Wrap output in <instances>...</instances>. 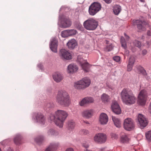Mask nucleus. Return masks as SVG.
<instances>
[{
	"instance_id": "obj_61",
	"label": "nucleus",
	"mask_w": 151,
	"mask_h": 151,
	"mask_svg": "<svg viewBox=\"0 0 151 151\" xmlns=\"http://www.w3.org/2000/svg\"><path fill=\"white\" fill-rule=\"evenodd\" d=\"M74 48H73V47L72 48V49H73Z\"/></svg>"
},
{
	"instance_id": "obj_24",
	"label": "nucleus",
	"mask_w": 151,
	"mask_h": 151,
	"mask_svg": "<svg viewBox=\"0 0 151 151\" xmlns=\"http://www.w3.org/2000/svg\"><path fill=\"white\" fill-rule=\"evenodd\" d=\"M101 99L102 102L105 104H107L110 101V98L109 96L106 93H103L102 95Z\"/></svg>"
},
{
	"instance_id": "obj_23",
	"label": "nucleus",
	"mask_w": 151,
	"mask_h": 151,
	"mask_svg": "<svg viewBox=\"0 0 151 151\" xmlns=\"http://www.w3.org/2000/svg\"><path fill=\"white\" fill-rule=\"evenodd\" d=\"M50 47H57L58 46V40L55 37L52 38L50 43Z\"/></svg>"
},
{
	"instance_id": "obj_5",
	"label": "nucleus",
	"mask_w": 151,
	"mask_h": 151,
	"mask_svg": "<svg viewBox=\"0 0 151 151\" xmlns=\"http://www.w3.org/2000/svg\"><path fill=\"white\" fill-rule=\"evenodd\" d=\"M123 125L124 129L129 131L133 129L135 127L134 123L133 120L129 118H126L124 120Z\"/></svg>"
},
{
	"instance_id": "obj_18",
	"label": "nucleus",
	"mask_w": 151,
	"mask_h": 151,
	"mask_svg": "<svg viewBox=\"0 0 151 151\" xmlns=\"http://www.w3.org/2000/svg\"><path fill=\"white\" fill-rule=\"evenodd\" d=\"M35 117L37 122L42 124H44L45 122V118L44 116L42 113L36 114Z\"/></svg>"
},
{
	"instance_id": "obj_11",
	"label": "nucleus",
	"mask_w": 151,
	"mask_h": 151,
	"mask_svg": "<svg viewBox=\"0 0 151 151\" xmlns=\"http://www.w3.org/2000/svg\"><path fill=\"white\" fill-rule=\"evenodd\" d=\"M134 24H136L137 25V28L141 31H145L146 28L148 27L147 22L144 21H142L139 20L134 21Z\"/></svg>"
},
{
	"instance_id": "obj_56",
	"label": "nucleus",
	"mask_w": 151,
	"mask_h": 151,
	"mask_svg": "<svg viewBox=\"0 0 151 151\" xmlns=\"http://www.w3.org/2000/svg\"><path fill=\"white\" fill-rule=\"evenodd\" d=\"M6 151H13V150L10 148H9L7 149Z\"/></svg>"
},
{
	"instance_id": "obj_36",
	"label": "nucleus",
	"mask_w": 151,
	"mask_h": 151,
	"mask_svg": "<svg viewBox=\"0 0 151 151\" xmlns=\"http://www.w3.org/2000/svg\"><path fill=\"white\" fill-rule=\"evenodd\" d=\"M54 104L52 103H48L46 104L45 105V108L46 110L52 108L54 106Z\"/></svg>"
},
{
	"instance_id": "obj_15",
	"label": "nucleus",
	"mask_w": 151,
	"mask_h": 151,
	"mask_svg": "<svg viewBox=\"0 0 151 151\" xmlns=\"http://www.w3.org/2000/svg\"><path fill=\"white\" fill-rule=\"evenodd\" d=\"M94 102L93 99L91 97H87L84 98L79 103V104L81 106L85 105H88L93 103Z\"/></svg>"
},
{
	"instance_id": "obj_41",
	"label": "nucleus",
	"mask_w": 151,
	"mask_h": 151,
	"mask_svg": "<svg viewBox=\"0 0 151 151\" xmlns=\"http://www.w3.org/2000/svg\"><path fill=\"white\" fill-rule=\"evenodd\" d=\"M121 42L122 47H125L126 46V42L124 37H122L121 38Z\"/></svg>"
},
{
	"instance_id": "obj_34",
	"label": "nucleus",
	"mask_w": 151,
	"mask_h": 151,
	"mask_svg": "<svg viewBox=\"0 0 151 151\" xmlns=\"http://www.w3.org/2000/svg\"><path fill=\"white\" fill-rule=\"evenodd\" d=\"M75 126V122L73 121H69L68 123L67 128L70 130L73 129Z\"/></svg>"
},
{
	"instance_id": "obj_30",
	"label": "nucleus",
	"mask_w": 151,
	"mask_h": 151,
	"mask_svg": "<svg viewBox=\"0 0 151 151\" xmlns=\"http://www.w3.org/2000/svg\"><path fill=\"white\" fill-rule=\"evenodd\" d=\"M137 68L138 72L141 73L144 76H146L147 75L146 71L142 67L138 66L137 67Z\"/></svg>"
},
{
	"instance_id": "obj_13",
	"label": "nucleus",
	"mask_w": 151,
	"mask_h": 151,
	"mask_svg": "<svg viewBox=\"0 0 151 151\" xmlns=\"http://www.w3.org/2000/svg\"><path fill=\"white\" fill-rule=\"evenodd\" d=\"M60 19L61 20V24L60 27H62L66 28L70 27L71 24L70 21L66 18H65L63 16L61 17L60 16L59 17Z\"/></svg>"
},
{
	"instance_id": "obj_44",
	"label": "nucleus",
	"mask_w": 151,
	"mask_h": 151,
	"mask_svg": "<svg viewBox=\"0 0 151 151\" xmlns=\"http://www.w3.org/2000/svg\"><path fill=\"white\" fill-rule=\"evenodd\" d=\"M111 136L113 139H117L118 138V135L112 133L111 134Z\"/></svg>"
},
{
	"instance_id": "obj_47",
	"label": "nucleus",
	"mask_w": 151,
	"mask_h": 151,
	"mask_svg": "<svg viewBox=\"0 0 151 151\" xmlns=\"http://www.w3.org/2000/svg\"><path fill=\"white\" fill-rule=\"evenodd\" d=\"M51 51L57 53V48H50Z\"/></svg>"
},
{
	"instance_id": "obj_60",
	"label": "nucleus",
	"mask_w": 151,
	"mask_h": 151,
	"mask_svg": "<svg viewBox=\"0 0 151 151\" xmlns=\"http://www.w3.org/2000/svg\"><path fill=\"white\" fill-rule=\"evenodd\" d=\"M108 42L107 41H106V43H107Z\"/></svg>"
},
{
	"instance_id": "obj_17",
	"label": "nucleus",
	"mask_w": 151,
	"mask_h": 151,
	"mask_svg": "<svg viewBox=\"0 0 151 151\" xmlns=\"http://www.w3.org/2000/svg\"><path fill=\"white\" fill-rule=\"evenodd\" d=\"M99 122L103 125L106 124L108 121V118L107 114L104 113H102L100 116Z\"/></svg>"
},
{
	"instance_id": "obj_49",
	"label": "nucleus",
	"mask_w": 151,
	"mask_h": 151,
	"mask_svg": "<svg viewBox=\"0 0 151 151\" xmlns=\"http://www.w3.org/2000/svg\"><path fill=\"white\" fill-rule=\"evenodd\" d=\"M82 145L83 147L86 148H87L89 147L88 144L87 143H83Z\"/></svg>"
},
{
	"instance_id": "obj_39",
	"label": "nucleus",
	"mask_w": 151,
	"mask_h": 151,
	"mask_svg": "<svg viewBox=\"0 0 151 151\" xmlns=\"http://www.w3.org/2000/svg\"><path fill=\"white\" fill-rule=\"evenodd\" d=\"M69 35L70 36H73L76 35L77 33V31L74 29L68 30Z\"/></svg>"
},
{
	"instance_id": "obj_40",
	"label": "nucleus",
	"mask_w": 151,
	"mask_h": 151,
	"mask_svg": "<svg viewBox=\"0 0 151 151\" xmlns=\"http://www.w3.org/2000/svg\"><path fill=\"white\" fill-rule=\"evenodd\" d=\"M133 43L134 46H136L137 47H140L141 46V43L137 40H135L134 41Z\"/></svg>"
},
{
	"instance_id": "obj_4",
	"label": "nucleus",
	"mask_w": 151,
	"mask_h": 151,
	"mask_svg": "<svg viewBox=\"0 0 151 151\" xmlns=\"http://www.w3.org/2000/svg\"><path fill=\"white\" fill-rule=\"evenodd\" d=\"M97 22L95 19H89L85 21L83 23V26L87 30H93L97 27L98 25Z\"/></svg>"
},
{
	"instance_id": "obj_57",
	"label": "nucleus",
	"mask_w": 151,
	"mask_h": 151,
	"mask_svg": "<svg viewBox=\"0 0 151 151\" xmlns=\"http://www.w3.org/2000/svg\"><path fill=\"white\" fill-rule=\"evenodd\" d=\"M83 121V122H84V123H86V124H89V122H85V121Z\"/></svg>"
},
{
	"instance_id": "obj_35",
	"label": "nucleus",
	"mask_w": 151,
	"mask_h": 151,
	"mask_svg": "<svg viewBox=\"0 0 151 151\" xmlns=\"http://www.w3.org/2000/svg\"><path fill=\"white\" fill-rule=\"evenodd\" d=\"M61 36L63 37L69 36L68 30H66L62 31L61 33Z\"/></svg>"
},
{
	"instance_id": "obj_55",
	"label": "nucleus",
	"mask_w": 151,
	"mask_h": 151,
	"mask_svg": "<svg viewBox=\"0 0 151 151\" xmlns=\"http://www.w3.org/2000/svg\"><path fill=\"white\" fill-rule=\"evenodd\" d=\"M147 34L148 35L150 36L151 35V31L150 30H148L147 32Z\"/></svg>"
},
{
	"instance_id": "obj_42",
	"label": "nucleus",
	"mask_w": 151,
	"mask_h": 151,
	"mask_svg": "<svg viewBox=\"0 0 151 151\" xmlns=\"http://www.w3.org/2000/svg\"><path fill=\"white\" fill-rule=\"evenodd\" d=\"M55 133L54 130L52 129H49L47 132V134L48 135H52L54 134Z\"/></svg>"
},
{
	"instance_id": "obj_48",
	"label": "nucleus",
	"mask_w": 151,
	"mask_h": 151,
	"mask_svg": "<svg viewBox=\"0 0 151 151\" xmlns=\"http://www.w3.org/2000/svg\"><path fill=\"white\" fill-rule=\"evenodd\" d=\"M112 50V48H104V50L105 52H109Z\"/></svg>"
},
{
	"instance_id": "obj_1",
	"label": "nucleus",
	"mask_w": 151,
	"mask_h": 151,
	"mask_svg": "<svg viewBox=\"0 0 151 151\" xmlns=\"http://www.w3.org/2000/svg\"><path fill=\"white\" fill-rule=\"evenodd\" d=\"M68 114L66 112L62 110H58L55 112V115L51 114L49 116L50 120H54L55 124L60 127H62L63 123L67 116Z\"/></svg>"
},
{
	"instance_id": "obj_45",
	"label": "nucleus",
	"mask_w": 151,
	"mask_h": 151,
	"mask_svg": "<svg viewBox=\"0 0 151 151\" xmlns=\"http://www.w3.org/2000/svg\"><path fill=\"white\" fill-rule=\"evenodd\" d=\"M81 133L82 134L86 135L88 133V131L86 129H83L81 131Z\"/></svg>"
},
{
	"instance_id": "obj_58",
	"label": "nucleus",
	"mask_w": 151,
	"mask_h": 151,
	"mask_svg": "<svg viewBox=\"0 0 151 151\" xmlns=\"http://www.w3.org/2000/svg\"><path fill=\"white\" fill-rule=\"evenodd\" d=\"M142 2H143L144 0H140Z\"/></svg>"
},
{
	"instance_id": "obj_3",
	"label": "nucleus",
	"mask_w": 151,
	"mask_h": 151,
	"mask_svg": "<svg viewBox=\"0 0 151 151\" xmlns=\"http://www.w3.org/2000/svg\"><path fill=\"white\" fill-rule=\"evenodd\" d=\"M121 96L123 102L127 105L132 104L135 102V98L132 92L126 88L122 91Z\"/></svg>"
},
{
	"instance_id": "obj_9",
	"label": "nucleus",
	"mask_w": 151,
	"mask_h": 151,
	"mask_svg": "<svg viewBox=\"0 0 151 151\" xmlns=\"http://www.w3.org/2000/svg\"><path fill=\"white\" fill-rule=\"evenodd\" d=\"M138 124L141 129H143L148 124V121L145 116L142 114H139L137 117Z\"/></svg>"
},
{
	"instance_id": "obj_46",
	"label": "nucleus",
	"mask_w": 151,
	"mask_h": 151,
	"mask_svg": "<svg viewBox=\"0 0 151 151\" xmlns=\"http://www.w3.org/2000/svg\"><path fill=\"white\" fill-rule=\"evenodd\" d=\"M127 48H124V54L126 56H128L129 54V51L127 49Z\"/></svg>"
},
{
	"instance_id": "obj_10",
	"label": "nucleus",
	"mask_w": 151,
	"mask_h": 151,
	"mask_svg": "<svg viewBox=\"0 0 151 151\" xmlns=\"http://www.w3.org/2000/svg\"><path fill=\"white\" fill-rule=\"evenodd\" d=\"M60 55L63 60H70L72 59V56L69 51L65 49H61L59 52Z\"/></svg>"
},
{
	"instance_id": "obj_54",
	"label": "nucleus",
	"mask_w": 151,
	"mask_h": 151,
	"mask_svg": "<svg viewBox=\"0 0 151 151\" xmlns=\"http://www.w3.org/2000/svg\"><path fill=\"white\" fill-rule=\"evenodd\" d=\"M65 151H74V150L72 148H70L67 149Z\"/></svg>"
},
{
	"instance_id": "obj_52",
	"label": "nucleus",
	"mask_w": 151,
	"mask_h": 151,
	"mask_svg": "<svg viewBox=\"0 0 151 151\" xmlns=\"http://www.w3.org/2000/svg\"><path fill=\"white\" fill-rule=\"evenodd\" d=\"M105 1L106 3L108 4H109L111 2V0H104Z\"/></svg>"
},
{
	"instance_id": "obj_16",
	"label": "nucleus",
	"mask_w": 151,
	"mask_h": 151,
	"mask_svg": "<svg viewBox=\"0 0 151 151\" xmlns=\"http://www.w3.org/2000/svg\"><path fill=\"white\" fill-rule=\"evenodd\" d=\"M94 111L93 109H90L83 111L82 112V116L86 118L89 119L91 117L93 114Z\"/></svg>"
},
{
	"instance_id": "obj_7",
	"label": "nucleus",
	"mask_w": 151,
	"mask_h": 151,
	"mask_svg": "<svg viewBox=\"0 0 151 151\" xmlns=\"http://www.w3.org/2000/svg\"><path fill=\"white\" fill-rule=\"evenodd\" d=\"M78 62L85 72H88L90 70L89 64L86 60H83L81 56H78Z\"/></svg>"
},
{
	"instance_id": "obj_25",
	"label": "nucleus",
	"mask_w": 151,
	"mask_h": 151,
	"mask_svg": "<svg viewBox=\"0 0 151 151\" xmlns=\"http://www.w3.org/2000/svg\"><path fill=\"white\" fill-rule=\"evenodd\" d=\"M58 145V143H51L46 149L45 151H53Z\"/></svg>"
},
{
	"instance_id": "obj_26",
	"label": "nucleus",
	"mask_w": 151,
	"mask_h": 151,
	"mask_svg": "<svg viewBox=\"0 0 151 151\" xmlns=\"http://www.w3.org/2000/svg\"><path fill=\"white\" fill-rule=\"evenodd\" d=\"M76 41L75 39H71L67 43V45L68 47H75L77 45Z\"/></svg>"
},
{
	"instance_id": "obj_38",
	"label": "nucleus",
	"mask_w": 151,
	"mask_h": 151,
	"mask_svg": "<svg viewBox=\"0 0 151 151\" xmlns=\"http://www.w3.org/2000/svg\"><path fill=\"white\" fill-rule=\"evenodd\" d=\"M80 50H83V51L82 52L87 53H89L91 51L90 50V48H80L79 49Z\"/></svg>"
},
{
	"instance_id": "obj_27",
	"label": "nucleus",
	"mask_w": 151,
	"mask_h": 151,
	"mask_svg": "<svg viewBox=\"0 0 151 151\" xmlns=\"http://www.w3.org/2000/svg\"><path fill=\"white\" fill-rule=\"evenodd\" d=\"M74 87L75 88L78 89H84L83 84L81 80L75 82L74 83Z\"/></svg>"
},
{
	"instance_id": "obj_33",
	"label": "nucleus",
	"mask_w": 151,
	"mask_h": 151,
	"mask_svg": "<svg viewBox=\"0 0 151 151\" xmlns=\"http://www.w3.org/2000/svg\"><path fill=\"white\" fill-rule=\"evenodd\" d=\"M44 139L43 136L39 135L35 138V140L37 143L40 144L43 141Z\"/></svg>"
},
{
	"instance_id": "obj_51",
	"label": "nucleus",
	"mask_w": 151,
	"mask_h": 151,
	"mask_svg": "<svg viewBox=\"0 0 151 151\" xmlns=\"http://www.w3.org/2000/svg\"><path fill=\"white\" fill-rule=\"evenodd\" d=\"M124 35L125 37V38L127 40H129V37L126 34V33L124 34Z\"/></svg>"
},
{
	"instance_id": "obj_8",
	"label": "nucleus",
	"mask_w": 151,
	"mask_h": 151,
	"mask_svg": "<svg viewBox=\"0 0 151 151\" xmlns=\"http://www.w3.org/2000/svg\"><path fill=\"white\" fill-rule=\"evenodd\" d=\"M101 9V5L99 3L94 2L90 6L89 12L90 14L94 15Z\"/></svg>"
},
{
	"instance_id": "obj_59",
	"label": "nucleus",
	"mask_w": 151,
	"mask_h": 151,
	"mask_svg": "<svg viewBox=\"0 0 151 151\" xmlns=\"http://www.w3.org/2000/svg\"><path fill=\"white\" fill-rule=\"evenodd\" d=\"M0 151H2L0 148Z\"/></svg>"
},
{
	"instance_id": "obj_6",
	"label": "nucleus",
	"mask_w": 151,
	"mask_h": 151,
	"mask_svg": "<svg viewBox=\"0 0 151 151\" xmlns=\"http://www.w3.org/2000/svg\"><path fill=\"white\" fill-rule=\"evenodd\" d=\"M147 96V94L146 90H142L138 95V104L142 106L144 105L145 104Z\"/></svg>"
},
{
	"instance_id": "obj_29",
	"label": "nucleus",
	"mask_w": 151,
	"mask_h": 151,
	"mask_svg": "<svg viewBox=\"0 0 151 151\" xmlns=\"http://www.w3.org/2000/svg\"><path fill=\"white\" fill-rule=\"evenodd\" d=\"M112 119L115 126L117 127H121V121L119 119L115 117L112 116Z\"/></svg>"
},
{
	"instance_id": "obj_21",
	"label": "nucleus",
	"mask_w": 151,
	"mask_h": 151,
	"mask_svg": "<svg viewBox=\"0 0 151 151\" xmlns=\"http://www.w3.org/2000/svg\"><path fill=\"white\" fill-rule=\"evenodd\" d=\"M78 70V67L74 64H70L68 67V72L69 73H73Z\"/></svg>"
},
{
	"instance_id": "obj_53",
	"label": "nucleus",
	"mask_w": 151,
	"mask_h": 151,
	"mask_svg": "<svg viewBox=\"0 0 151 151\" xmlns=\"http://www.w3.org/2000/svg\"><path fill=\"white\" fill-rule=\"evenodd\" d=\"M148 111H149V112L150 113V114H151V102L150 103V106L149 107Z\"/></svg>"
},
{
	"instance_id": "obj_14",
	"label": "nucleus",
	"mask_w": 151,
	"mask_h": 151,
	"mask_svg": "<svg viewBox=\"0 0 151 151\" xmlns=\"http://www.w3.org/2000/svg\"><path fill=\"white\" fill-rule=\"evenodd\" d=\"M111 108L113 111L116 114H121V109L119 105L116 101H114L112 102Z\"/></svg>"
},
{
	"instance_id": "obj_28",
	"label": "nucleus",
	"mask_w": 151,
	"mask_h": 151,
	"mask_svg": "<svg viewBox=\"0 0 151 151\" xmlns=\"http://www.w3.org/2000/svg\"><path fill=\"white\" fill-rule=\"evenodd\" d=\"M22 139V137L20 134H17L14 139V143L16 145L20 144Z\"/></svg>"
},
{
	"instance_id": "obj_2",
	"label": "nucleus",
	"mask_w": 151,
	"mask_h": 151,
	"mask_svg": "<svg viewBox=\"0 0 151 151\" xmlns=\"http://www.w3.org/2000/svg\"><path fill=\"white\" fill-rule=\"evenodd\" d=\"M56 101L60 105L65 107L68 106L70 103L68 93L63 91H58L56 97Z\"/></svg>"
},
{
	"instance_id": "obj_12",
	"label": "nucleus",
	"mask_w": 151,
	"mask_h": 151,
	"mask_svg": "<svg viewBox=\"0 0 151 151\" xmlns=\"http://www.w3.org/2000/svg\"><path fill=\"white\" fill-rule=\"evenodd\" d=\"M94 140L98 143L105 142L106 140V135L104 133H100L96 134L94 137Z\"/></svg>"
},
{
	"instance_id": "obj_31",
	"label": "nucleus",
	"mask_w": 151,
	"mask_h": 151,
	"mask_svg": "<svg viewBox=\"0 0 151 151\" xmlns=\"http://www.w3.org/2000/svg\"><path fill=\"white\" fill-rule=\"evenodd\" d=\"M121 10V6L118 5L114 6L113 9V11L114 14L115 15H118L120 12Z\"/></svg>"
},
{
	"instance_id": "obj_37",
	"label": "nucleus",
	"mask_w": 151,
	"mask_h": 151,
	"mask_svg": "<svg viewBox=\"0 0 151 151\" xmlns=\"http://www.w3.org/2000/svg\"><path fill=\"white\" fill-rule=\"evenodd\" d=\"M145 136L146 139L151 142V130L149 131L146 133Z\"/></svg>"
},
{
	"instance_id": "obj_20",
	"label": "nucleus",
	"mask_w": 151,
	"mask_h": 151,
	"mask_svg": "<svg viewBox=\"0 0 151 151\" xmlns=\"http://www.w3.org/2000/svg\"><path fill=\"white\" fill-rule=\"evenodd\" d=\"M53 78L54 80L56 82H60L63 79L62 75L60 73H55L53 75Z\"/></svg>"
},
{
	"instance_id": "obj_50",
	"label": "nucleus",
	"mask_w": 151,
	"mask_h": 151,
	"mask_svg": "<svg viewBox=\"0 0 151 151\" xmlns=\"http://www.w3.org/2000/svg\"><path fill=\"white\" fill-rule=\"evenodd\" d=\"M147 53V51L145 49V50H143L142 51V53L144 55H145Z\"/></svg>"
},
{
	"instance_id": "obj_43",
	"label": "nucleus",
	"mask_w": 151,
	"mask_h": 151,
	"mask_svg": "<svg viewBox=\"0 0 151 151\" xmlns=\"http://www.w3.org/2000/svg\"><path fill=\"white\" fill-rule=\"evenodd\" d=\"M113 59L116 62H119L120 60V58L119 56H116L114 57Z\"/></svg>"
},
{
	"instance_id": "obj_22",
	"label": "nucleus",
	"mask_w": 151,
	"mask_h": 151,
	"mask_svg": "<svg viewBox=\"0 0 151 151\" xmlns=\"http://www.w3.org/2000/svg\"><path fill=\"white\" fill-rule=\"evenodd\" d=\"M81 81L83 84L84 89L88 87L91 83V80L87 77L83 78Z\"/></svg>"
},
{
	"instance_id": "obj_32",
	"label": "nucleus",
	"mask_w": 151,
	"mask_h": 151,
	"mask_svg": "<svg viewBox=\"0 0 151 151\" xmlns=\"http://www.w3.org/2000/svg\"><path fill=\"white\" fill-rule=\"evenodd\" d=\"M129 140L127 135L125 134L122 135L120 139L121 142L123 143H127L129 142Z\"/></svg>"
},
{
	"instance_id": "obj_19",
	"label": "nucleus",
	"mask_w": 151,
	"mask_h": 151,
	"mask_svg": "<svg viewBox=\"0 0 151 151\" xmlns=\"http://www.w3.org/2000/svg\"><path fill=\"white\" fill-rule=\"evenodd\" d=\"M134 62L135 59L134 57L131 56L129 58L128 64L127 65V70L128 71H129L132 70Z\"/></svg>"
}]
</instances>
